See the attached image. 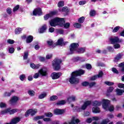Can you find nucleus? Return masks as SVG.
<instances>
[{
	"instance_id": "a18cd8bd",
	"label": "nucleus",
	"mask_w": 124,
	"mask_h": 124,
	"mask_svg": "<svg viewBox=\"0 0 124 124\" xmlns=\"http://www.w3.org/2000/svg\"><path fill=\"white\" fill-rule=\"evenodd\" d=\"M85 21V17L84 16L81 17L78 20V23H83Z\"/></svg>"
},
{
	"instance_id": "4468645a",
	"label": "nucleus",
	"mask_w": 124,
	"mask_h": 124,
	"mask_svg": "<svg viewBox=\"0 0 124 124\" xmlns=\"http://www.w3.org/2000/svg\"><path fill=\"white\" fill-rule=\"evenodd\" d=\"M110 41L112 44L114 43H118L119 42H122V40L119 39L118 37H114V38H110Z\"/></svg>"
},
{
	"instance_id": "6e6552de",
	"label": "nucleus",
	"mask_w": 124,
	"mask_h": 124,
	"mask_svg": "<svg viewBox=\"0 0 124 124\" xmlns=\"http://www.w3.org/2000/svg\"><path fill=\"white\" fill-rule=\"evenodd\" d=\"M36 112H37V109H29L25 113V117H29V115H30V114H31V116H34V114H36Z\"/></svg>"
},
{
	"instance_id": "aec40b11",
	"label": "nucleus",
	"mask_w": 124,
	"mask_h": 124,
	"mask_svg": "<svg viewBox=\"0 0 124 124\" xmlns=\"http://www.w3.org/2000/svg\"><path fill=\"white\" fill-rule=\"evenodd\" d=\"M77 99L76 96L72 95L68 98L67 100L68 102L70 103V102H72V101H76Z\"/></svg>"
},
{
	"instance_id": "de8ad7c7",
	"label": "nucleus",
	"mask_w": 124,
	"mask_h": 124,
	"mask_svg": "<svg viewBox=\"0 0 124 124\" xmlns=\"http://www.w3.org/2000/svg\"><path fill=\"white\" fill-rule=\"evenodd\" d=\"M53 57V55L52 54H47L46 56V60H50V59H52Z\"/></svg>"
},
{
	"instance_id": "864d4df0",
	"label": "nucleus",
	"mask_w": 124,
	"mask_h": 124,
	"mask_svg": "<svg viewBox=\"0 0 124 124\" xmlns=\"http://www.w3.org/2000/svg\"><path fill=\"white\" fill-rule=\"evenodd\" d=\"M19 8H20V6L19 5H17L14 8L13 12H16V11H17V10H18V9H19Z\"/></svg>"
},
{
	"instance_id": "4c0bfd02",
	"label": "nucleus",
	"mask_w": 124,
	"mask_h": 124,
	"mask_svg": "<svg viewBox=\"0 0 124 124\" xmlns=\"http://www.w3.org/2000/svg\"><path fill=\"white\" fill-rule=\"evenodd\" d=\"M64 104H65V101L64 100L60 101L57 103V105H63Z\"/></svg>"
},
{
	"instance_id": "9b49d317",
	"label": "nucleus",
	"mask_w": 124,
	"mask_h": 124,
	"mask_svg": "<svg viewBox=\"0 0 124 124\" xmlns=\"http://www.w3.org/2000/svg\"><path fill=\"white\" fill-rule=\"evenodd\" d=\"M48 71V69L46 67H43L42 68L40 69L39 71V73L42 76H46L47 75V72Z\"/></svg>"
},
{
	"instance_id": "37998d69",
	"label": "nucleus",
	"mask_w": 124,
	"mask_h": 124,
	"mask_svg": "<svg viewBox=\"0 0 124 124\" xmlns=\"http://www.w3.org/2000/svg\"><path fill=\"white\" fill-rule=\"evenodd\" d=\"M8 51L10 54H13V53H14V51H15V49H14V48L13 47H9Z\"/></svg>"
},
{
	"instance_id": "412c9836",
	"label": "nucleus",
	"mask_w": 124,
	"mask_h": 124,
	"mask_svg": "<svg viewBox=\"0 0 124 124\" xmlns=\"http://www.w3.org/2000/svg\"><path fill=\"white\" fill-rule=\"evenodd\" d=\"M30 66L33 69H38V68H39L40 65H39V64H35L33 63H30Z\"/></svg>"
},
{
	"instance_id": "49530a36",
	"label": "nucleus",
	"mask_w": 124,
	"mask_h": 124,
	"mask_svg": "<svg viewBox=\"0 0 124 124\" xmlns=\"http://www.w3.org/2000/svg\"><path fill=\"white\" fill-rule=\"evenodd\" d=\"M28 56H29V52H24V54L23 56V59L27 60V59H28Z\"/></svg>"
},
{
	"instance_id": "0e129e2a",
	"label": "nucleus",
	"mask_w": 124,
	"mask_h": 124,
	"mask_svg": "<svg viewBox=\"0 0 124 124\" xmlns=\"http://www.w3.org/2000/svg\"><path fill=\"white\" fill-rule=\"evenodd\" d=\"M48 31L49 32H54L55 31V28L53 27L49 28Z\"/></svg>"
},
{
	"instance_id": "f03ea898",
	"label": "nucleus",
	"mask_w": 124,
	"mask_h": 124,
	"mask_svg": "<svg viewBox=\"0 0 124 124\" xmlns=\"http://www.w3.org/2000/svg\"><path fill=\"white\" fill-rule=\"evenodd\" d=\"M85 71L83 70H79L78 71L73 72L71 75V77L69 79V82H70L71 84H78L79 79L76 77L83 75Z\"/></svg>"
},
{
	"instance_id": "1a4fd4ad",
	"label": "nucleus",
	"mask_w": 124,
	"mask_h": 124,
	"mask_svg": "<svg viewBox=\"0 0 124 124\" xmlns=\"http://www.w3.org/2000/svg\"><path fill=\"white\" fill-rule=\"evenodd\" d=\"M33 16H41L42 15V10L41 8H36L33 11Z\"/></svg>"
},
{
	"instance_id": "9d476101",
	"label": "nucleus",
	"mask_w": 124,
	"mask_h": 124,
	"mask_svg": "<svg viewBox=\"0 0 124 124\" xmlns=\"http://www.w3.org/2000/svg\"><path fill=\"white\" fill-rule=\"evenodd\" d=\"M62 76V73L58 72V73H52L51 74V78L53 80H56L57 79H59Z\"/></svg>"
},
{
	"instance_id": "4be33fe9",
	"label": "nucleus",
	"mask_w": 124,
	"mask_h": 124,
	"mask_svg": "<svg viewBox=\"0 0 124 124\" xmlns=\"http://www.w3.org/2000/svg\"><path fill=\"white\" fill-rule=\"evenodd\" d=\"M33 40V37L31 35L28 36L26 38V43H31Z\"/></svg>"
},
{
	"instance_id": "72a5a7b5",
	"label": "nucleus",
	"mask_w": 124,
	"mask_h": 124,
	"mask_svg": "<svg viewBox=\"0 0 124 124\" xmlns=\"http://www.w3.org/2000/svg\"><path fill=\"white\" fill-rule=\"evenodd\" d=\"M119 67H122L121 68V72H124V62H122L119 64Z\"/></svg>"
},
{
	"instance_id": "338daca9",
	"label": "nucleus",
	"mask_w": 124,
	"mask_h": 124,
	"mask_svg": "<svg viewBox=\"0 0 124 124\" xmlns=\"http://www.w3.org/2000/svg\"><path fill=\"white\" fill-rule=\"evenodd\" d=\"M57 32L58 33H60V34H63V30L60 29V30H58L57 31Z\"/></svg>"
},
{
	"instance_id": "79ce46f5",
	"label": "nucleus",
	"mask_w": 124,
	"mask_h": 124,
	"mask_svg": "<svg viewBox=\"0 0 124 124\" xmlns=\"http://www.w3.org/2000/svg\"><path fill=\"white\" fill-rule=\"evenodd\" d=\"M19 79H20L21 81H24L26 79V75L24 74L21 75L19 76Z\"/></svg>"
},
{
	"instance_id": "bf43d9fd",
	"label": "nucleus",
	"mask_w": 124,
	"mask_h": 124,
	"mask_svg": "<svg viewBox=\"0 0 124 124\" xmlns=\"http://www.w3.org/2000/svg\"><path fill=\"white\" fill-rule=\"evenodd\" d=\"M87 3V1H80L79 2V5H84V4H86Z\"/></svg>"
},
{
	"instance_id": "6e6d98bb",
	"label": "nucleus",
	"mask_w": 124,
	"mask_h": 124,
	"mask_svg": "<svg viewBox=\"0 0 124 124\" xmlns=\"http://www.w3.org/2000/svg\"><path fill=\"white\" fill-rule=\"evenodd\" d=\"M114 49H120L121 48V45L119 44H116L114 45Z\"/></svg>"
},
{
	"instance_id": "5fc2aeb1",
	"label": "nucleus",
	"mask_w": 124,
	"mask_h": 124,
	"mask_svg": "<svg viewBox=\"0 0 124 124\" xmlns=\"http://www.w3.org/2000/svg\"><path fill=\"white\" fill-rule=\"evenodd\" d=\"M111 70L113 73H115L116 74H118V73H119V71H118L116 68H112Z\"/></svg>"
},
{
	"instance_id": "e2e57ef3",
	"label": "nucleus",
	"mask_w": 124,
	"mask_h": 124,
	"mask_svg": "<svg viewBox=\"0 0 124 124\" xmlns=\"http://www.w3.org/2000/svg\"><path fill=\"white\" fill-rule=\"evenodd\" d=\"M93 122V118H88L86 120V123H88V124H91Z\"/></svg>"
},
{
	"instance_id": "13d9d810",
	"label": "nucleus",
	"mask_w": 124,
	"mask_h": 124,
	"mask_svg": "<svg viewBox=\"0 0 124 124\" xmlns=\"http://www.w3.org/2000/svg\"><path fill=\"white\" fill-rule=\"evenodd\" d=\"M0 107L1 108H4V107H6V104L4 103L1 102L0 103Z\"/></svg>"
},
{
	"instance_id": "c03bdc74",
	"label": "nucleus",
	"mask_w": 124,
	"mask_h": 124,
	"mask_svg": "<svg viewBox=\"0 0 124 124\" xmlns=\"http://www.w3.org/2000/svg\"><path fill=\"white\" fill-rule=\"evenodd\" d=\"M90 16H91V17L94 16L95 15V11H94L93 10H92L90 11Z\"/></svg>"
},
{
	"instance_id": "69168bd1",
	"label": "nucleus",
	"mask_w": 124,
	"mask_h": 124,
	"mask_svg": "<svg viewBox=\"0 0 124 124\" xmlns=\"http://www.w3.org/2000/svg\"><path fill=\"white\" fill-rule=\"evenodd\" d=\"M107 49L110 52H113V51H114V49L113 48V47H112V46H108L107 47Z\"/></svg>"
},
{
	"instance_id": "ddd939ff",
	"label": "nucleus",
	"mask_w": 124,
	"mask_h": 124,
	"mask_svg": "<svg viewBox=\"0 0 124 124\" xmlns=\"http://www.w3.org/2000/svg\"><path fill=\"white\" fill-rule=\"evenodd\" d=\"M102 76H103V72H102V71H100L97 76H94L93 77H92L91 78V80H92V81H94V80H96L97 78H101Z\"/></svg>"
},
{
	"instance_id": "7ed1b4c3",
	"label": "nucleus",
	"mask_w": 124,
	"mask_h": 124,
	"mask_svg": "<svg viewBox=\"0 0 124 124\" xmlns=\"http://www.w3.org/2000/svg\"><path fill=\"white\" fill-rule=\"evenodd\" d=\"M102 106L103 109L106 110V111H109V112H112L114 111V106L109 105L110 101L108 99H103L102 100Z\"/></svg>"
},
{
	"instance_id": "ea45409f",
	"label": "nucleus",
	"mask_w": 124,
	"mask_h": 124,
	"mask_svg": "<svg viewBox=\"0 0 124 124\" xmlns=\"http://www.w3.org/2000/svg\"><path fill=\"white\" fill-rule=\"evenodd\" d=\"M58 7H62L64 5V2L63 1H60L58 2Z\"/></svg>"
},
{
	"instance_id": "f704fd0d",
	"label": "nucleus",
	"mask_w": 124,
	"mask_h": 124,
	"mask_svg": "<svg viewBox=\"0 0 124 124\" xmlns=\"http://www.w3.org/2000/svg\"><path fill=\"white\" fill-rule=\"evenodd\" d=\"M45 117V116L44 115H41V116H38L34 118V120H42V119H44Z\"/></svg>"
},
{
	"instance_id": "052dcab7",
	"label": "nucleus",
	"mask_w": 124,
	"mask_h": 124,
	"mask_svg": "<svg viewBox=\"0 0 124 124\" xmlns=\"http://www.w3.org/2000/svg\"><path fill=\"white\" fill-rule=\"evenodd\" d=\"M82 85L84 87H86V86H89V82L85 81L82 83Z\"/></svg>"
},
{
	"instance_id": "2f4dec72",
	"label": "nucleus",
	"mask_w": 124,
	"mask_h": 124,
	"mask_svg": "<svg viewBox=\"0 0 124 124\" xmlns=\"http://www.w3.org/2000/svg\"><path fill=\"white\" fill-rule=\"evenodd\" d=\"M7 43L12 45V44H14L15 43V41L14 40L9 39L7 40Z\"/></svg>"
},
{
	"instance_id": "3c124183",
	"label": "nucleus",
	"mask_w": 124,
	"mask_h": 124,
	"mask_svg": "<svg viewBox=\"0 0 124 124\" xmlns=\"http://www.w3.org/2000/svg\"><path fill=\"white\" fill-rule=\"evenodd\" d=\"M86 68L88 70H90V69H92V65H91V64L87 63L86 64Z\"/></svg>"
},
{
	"instance_id": "dca6fc26",
	"label": "nucleus",
	"mask_w": 124,
	"mask_h": 124,
	"mask_svg": "<svg viewBox=\"0 0 124 124\" xmlns=\"http://www.w3.org/2000/svg\"><path fill=\"white\" fill-rule=\"evenodd\" d=\"M19 100V98L17 96H13L10 100L11 103H15Z\"/></svg>"
},
{
	"instance_id": "8fccbe9b",
	"label": "nucleus",
	"mask_w": 124,
	"mask_h": 124,
	"mask_svg": "<svg viewBox=\"0 0 124 124\" xmlns=\"http://www.w3.org/2000/svg\"><path fill=\"white\" fill-rule=\"evenodd\" d=\"M39 74H40L39 73V71H38V73H35L33 75V78H34V79H37V78H38V77H39Z\"/></svg>"
},
{
	"instance_id": "680f3d73",
	"label": "nucleus",
	"mask_w": 124,
	"mask_h": 124,
	"mask_svg": "<svg viewBox=\"0 0 124 124\" xmlns=\"http://www.w3.org/2000/svg\"><path fill=\"white\" fill-rule=\"evenodd\" d=\"M43 120L44 122H51L52 121L51 118H45Z\"/></svg>"
},
{
	"instance_id": "393cba45",
	"label": "nucleus",
	"mask_w": 124,
	"mask_h": 124,
	"mask_svg": "<svg viewBox=\"0 0 124 124\" xmlns=\"http://www.w3.org/2000/svg\"><path fill=\"white\" fill-rule=\"evenodd\" d=\"M22 31H23V28H17L15 30V32L16 34H20L21 32H22Z\"/></svg>"
},
{
	"instance_id": "e433bc0d",
	"label": "nucleus",
	"mask_w": 124,
	"mask_h": 124,
	"mask_svg": "<svg viewBox=\"0 0 124 124\" xmlns=\"http://www.w3.org/2000/svg\"><path fill=\"white\" fill-rule=\"evenodd\" d=\"M45 116H46V117H47V118H52V116H53V113L51 112L46 113L45 114Z\"/></svg>"
},
{
	"instance_id": "c85d7f7f",
	"label": "nucleus",
	"mask_w": 124,
	"mask_h": 124,
	"mask_svg": "<svg viewBox=\"0 0 124 124\" xmlns=\"http://www.w3.org/2000/svg\"><path fill=\"white\" fill-rule=\"evenodd\" d=\"M85 51H86L85 48H78L77 52L79 54H83V53H85Z\"/></svg>"
},
{
	"instance_id": "a19ab883",
	"label": "nucleus",
	"mask_w": 124,
	"mask_h": 124,
	"mask_svg": "<svg viewBox=\"0 0 124 124\" xmlns=\"http://www.w3.org/2000/svg\"><path fill=\"white\" fill-rule=\"evenodd\" d=\"M120 28L121 27L120 26H116L113 30L112 32H117V31H119Z\"/></svg>"
},
{
	"instance_id": "09e8293b",
	"label": "nucleus",
	"mask_w": 124,
	"mask_h": 124,
	"mask_svg": "<svg viewBox=\"0 0 124 124\" xmlns=\"http://www.w3.org/2000/svg\"><path fill=\"white\" fill-rule=\"evenodd\" d=\"M113 90H114V88L113 87H110L107 90V93H112L113 92Z\"/></svg>"
},
{
	"instance_id": "473e14b6",
	"label": "nucleus",
	"mask_w": 124,
	"mask_h": 124,
	"mask_svg": "<svg viewBox=\"0 0 124 124\" xmlns=\"http://www.w3.org/2000/svg\"><path fill=\"white\" fill-rule=\"evenodd\" d=\"M74 27L77 29H81L82 25L80 23H76L74 24Z\"/></svg>"
},
{
	"instance_id": "603ef678",
	"label": "nucleus",
	"mask_w": 124,
	"mask_h": 124,
	"mask_svg": "<svg viewBox=\"0 0 124 124\" xmlns=\"http://www.w3.org/2000/svg\"><path fill=\"white\" fill-rule=\"evenodd\" d=\"M7 13L9 14V15H10L12 13V10H11V8H8L6 10Z\"/></svg>"
},
{
	"instance_id": "f8f14e48",
	"label": "nucleus",
	"mask_w": 124,
	"mask_h": 124,
	"mask_svg": "<svg viewBox=\"0 0 124 124\" xmlns=\"http://www.w3.org/2000/svg\"><path fill=\"white\" fill-rule=\"evenodd\" d=\"M57 14V13L56 12H51L49 14L46 15L44 16V20L46 21L48 20L49 18H51L53 15H56Z\"/></svg>"
},
{
	"instance_id": "a878e982",
	"label": "nucleus",
	"mask_w": 124,
	"mask_h": 124,
	"mask_svg": "<svg viewBox=\"0 0 124 124\" xmlns=\"http://www.w3.org/2000/svg\"><path fill=\"white\" fill-rule=\"evenodd\" d=\"M12 93H14V90H12L9 92H5V93H4L3 96V97H6V96H10Z\"/></svg>"
},
{
	"instance_id": "39448f33",
	"label": "nucleus",
	"mask_w": 124,
	"mask_h": 124,
	"mask_svg": "<svg viewBox=\"0 0 124 124\" xmlns=\"http://www.w3.org/2000/svg\"><path fill=\"white\" fill-rule=\"evenodd\" d=\"M92 103V101H86L84 102V104L82 105L80 108L77 107L75 108V110H77L78 112H81L84 110H86L87 107L89 106Z\"/></svg>"
},
{
	"instance_id": "f3484780",
	"label": "nucleus",
	"mask_w": 124,
	"mask_h": 124,
	"mask_svg": "<svg viewBox=\"0 0 124 124\" xmlns=\"http://www.w3.org/2000/svg\"><path fill=\"white\" fill-rule=\"evenodd\" d=\"M46 30H47V26L46 24H45L40 29V33H43V32H45L46 31Z\"/></svg>"
},
{
	"instance_id": "4d7b16f0",
	"label": "nucleus",
	"mask_w": 124,
	"mask_h": 124,
	"mask_svg": "<svg viewBox=\"0 0 124 124\" xmlns=\"http://www.w3.org/2000/svg\"><path fill=\"white\" fill-rule=\"evenodd\" d=\"M62 11H63V12H68V11H69V10L67 7H64L62 9Z\"/></svg>"
},
{
	"instance_id": "774afa93",
	"label": "nucleus",
	"mask_w": 124,
	"mask_h": 124,
	"mask_svg": "<svg viewBox=\"0 0 124 124\" xmlns=\"http://www.w3.org/2000/svg\"><path fill=\"white\" fill-rule=\"evenodd\" d=\"M39 60L40 62H44L45 61V58L40 56L39 57Z\"/></svg>"
},
{
	"instance_id": "c756f323",
	"label": "nucleus",
	"mask_w": 124,
	"mask_h": 124,
	"mask_svg": "<svg viewBox=\"0 0 124 124\" xmlns=\"http://www.w3.org/2000/svg\"><path fill=\"white\" fill-rule=\"evenodd\" d=\"M46 96H47V93H44L39 95V99H42L43 98H45V97H46Z\"/></svg>"
},
{
	"instance_id": "bb28decb",
	"label": "nucleus",
	"mask_w": 124,
	"mask_h": 124,
	"mask_svg": "<svg viewBox=\"0 0 124 124\" xmlns=\"http://www.w3.org/2000/svg\"><path fill=\"white\" fill-rule=\"evenodd\" d=\"M101 101H94L93 102V106H100L102 104Z\"/></svg>"
},
{
	"instance_id": "0eeeda50",
	"label": "nucleus",
	"mask_w": 124,
	"mask_h": 124,
	"mask_svg": "<svg viewBox=\"0 0 124 124\" xmlns=\"http://www.w3.org/2000/svg\"><path fill=\"white\" fill-rule=\"evenodd\" d=\"M79 47V45L77 43H72L70 47V51L68 53V55H71V54H74L75 52H77V50Z\"/></svg>"
},
{
	"instance_id": "a211bd4d",
	"label": "nucleus",
	"mask_w": 124,
	"mask_h": 124,
	"mask_svg": "<svg viewBox=\"0 0 124 124\" xmlns=\"http://www.w3.org/2000/svg\"><path fill=\"white\" fill-rule=\"evenodd\" d=\"M92 112L94 114H98V113H100V108L98 107H94L92 108Z\"/></svg>"
},
{
	"instance_id": "f257e3e1",
	"label": "nucleus",
	"mask_w": 124,
	"mask_h": 124,
	"mask_svg": "<svg viewBox=\"0 0 124 124\" xmlns=\"http://www.w3.org/2000/svg\"><path fill=\"white\" fill-rule=\"evenodd\" d=\"M49 23L50 27H63L64 29H68L70 27V24L69 23H65L64 18L55 17L49 21Z\"/></svg>"
},
{
	"instance_id": "5701e85b",
	"label": "nucleus",
	"mask_w": 124,
	"mask_h": 124,
	"mask_svg": "<svg viewBox=\"0 0 124 124\" xmlns=\"http://www.w3.org/2000/svg\"><path fill=\"white\" fill-rule=\"evenodd\" d=\"M123 58V54L121 53H119L117 55L116 57L114 59L115 62H118V61H120L121 59Z\"/></svg>"
},
{
	"instance_id": "58836bf2",
	"label": "nucleus",
	"mask_w": 124,
	"mask_h": 124,
	"mask_svg": "<svg viewBox=\"0 0 124 124\" xmlns=\"http://www.w3.org/2000/svg\"><path fill=\"white\" fill-rule=\"evenodd\" d=\"M105 84H106V85H107V86H113V85H114V82L107 81L105 82Z\"/></svg>"
},
{
	"instance_id": "7c9ffc66",
	"label": "nucleus",
	"mask_w": 124,
	"mask_h": 124,
	"mask_svg": "<svg viewBox=\"0 0 124 124\" xmlns=\"http://www.w3.org/2000/svg\"><path fill=\"white\" fill-rule=\"evenodd\" d=\"M63 43V39L61 38L59 39L56 43V45H62Z\"/></svg>"
},
{
	"instance_id": "2eb2a0df",
	"label": "nucleus",
	"mask_w": 124,
	"mask_h": 124,
	"mask_svg": "<svg viewBox=\"0 0 124 124\" xmlns=\"http://www.w3.org/2000/svg\"><path fill=\"white\" fill-rule=\"evenodd\" d=\"M54 113L55 115H62L64 113V109H60L56 108L54 109Z\"/></svg>"
},
{
	"instance_id": "cd10ccee",
	"label": "nucleus",
	"mask_w": 124,
	"mask_h": 124,
	"mask_svg": "<svg viewBox=\"0 0 124 124\" xmlns=\"http://www.w3.org/2000/svg\"><path fill=\"white\" fill-rule=\"evenodd\" d=\"M28 93L30 95V96H34L35 95V92L34 91L32 90H29L28 91Z\"/></svg>"
},
{
	"instance_id": "c9c22d12",
	"label": "nucleus",
	"mask_w": 124,
	"mask_h": 124,
	"mask_svg": "<svg viewBox=\"0 0 124 124\" xmlns=\"http://www.w3.org/2000/svg\"><path fill=\"white\" fill-rule=\"evenodd\" d=\"M50 99L51 101H54V100H56L58 99V96L57 95H53L50 97Z\"/></svg>"
},
{
	"instance_id": "b1692460",
	"label": "nucleus",
	"mask_w": 124,
	"mask_h": 124,
	"mask_svg": "<svg viewBox=\"0 0 124 124\" xmlns=\"http://www.w3.org/2000/svg\"><path fill=\"white\" fill-rule=\"evenodd\" d=\"M115 92H116V94H117V95H122V94H123V93H124V90L119 89H117L115 90Z\"/></svg>"
},
{
	"instance_id": "423d86ee",
	"label": "nucleus",
	"mask_w": 124,
	"mask_h": 124,
	"mask_svg": "<svg viewBox=\"0 0 124 124\" xmlns=\"http://www.w3.org/2000/svg\"><path fill=\"white\" fill-rule=\"evenodd\" d=\"M19 110L17 108H14V109H11V108H7L5 109L4 110H1L0 112V114L1 115H4V114H10V115H13V114H15V113H16V112H18Z\"/></svg>"
},
{
	"instance_id": "20e7f679",
	"label": "nucleus",
	"mask_w": 124,
	"mask_h": 124,
	"mask_svg": "<svg viewBox=\"0 0 124 124\" xmlns=\"http://www.w3.org/2000/svg\"><path fill=\"white\" fill-rule=\"evenodd\" d=\"M61 63H62V60L56 58L52 61V66L54 70H59L61 68Z\"/></svg>"
},
{
	"instance_id": "6ab92c4d",
	"label": "nucleus",
	"mask_w": 124,
	"mask_h": 124,
	"mask_svg": "<svg viewBox=\"0 0 124 124\" xmlns=\"http://www.w3.org/2000/svg\"><path fill=\"white\" fill-rule=\"evenodd\" d=\"M80 123V120L78 119L73 118L71 122H69V124H78Z\"/></svg>"
}]
</instances>
